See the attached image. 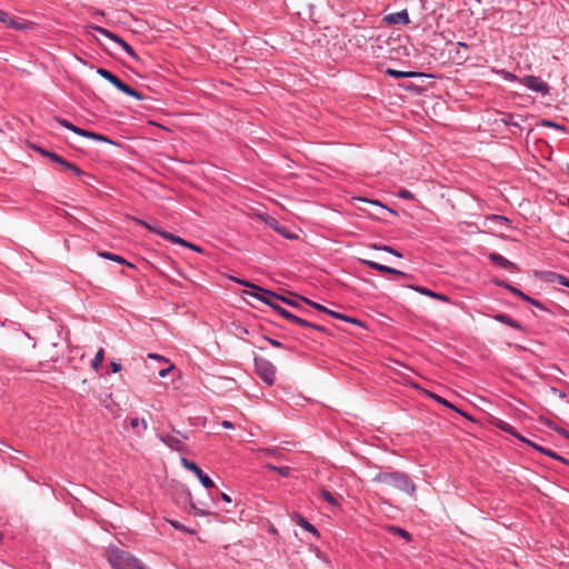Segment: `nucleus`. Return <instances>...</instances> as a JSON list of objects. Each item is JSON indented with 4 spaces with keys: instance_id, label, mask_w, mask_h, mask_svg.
<instances>
[{
    "instance_id": "f257e3e1",
    "label": "nucleus",
    "mask_w": 569,
    "mask_h": 569,
    "mask_svg": "<svg viewBox=\"0 0 569 569\" xmlns=\"http://www.w3.org/2000/svg\"><path fill=\"white\" fill-rule=\"evenodd\" d=\"M373 482L386 483L395 489L402 491L409 496H413L416 492V485L411 478L401 471H379L373 478Z\"/></svg>"
},
{
    "instance_id": "f03ea898",
    "label": "nucleus",
    "mask_w": 569,
    "mask_h": 569,
    "mask_svg": "<svg viewBox=\"0 0 569 569\" xmlns=\"http://www.w3.org/2000/svg\"><path fill=\"white\" fill-rule=\"evenodd\" d=\"M107 559L113 569H147L138 558L118 547L108 548Z\"/></svg>"
},
{
    "instance_id": "7ed1b4c3",
    "label": "nucleus",
    "mask_w": 569,
    "mask_h": 569,
    "mask_svg": "<svg viewBox=\"0 0 569 569\" xmlns=\"http://www.w3.org/2000/svg\"><path fill=\"white\" fill-rule=\"evenodd\" d=\"M134 221L137 223H139L140 226H143L144 228H147L151 232H154V233L161 236L163 239H166V240H168V241H170L172 243H177V244H180L182 247L189 248V249H191V250H193L196 252H201L202 251V249L199 246H197V244H194L192 242H189V241L180 238L179 236L170 233V232H168V231H166V230H163L161 228L154 227V226H152V224L141 220V219H134Z\"/></svg>"
},
{
    "instance_id": "20e7f679",
    "label": "nucleus",
    "mask_w": 569,
    "mask_h": 569,
    "mask_svg": "<svg viewBox=\"0 0 569 569\" xmlns=\"http://www.w3.org/2000/svg\"><path fill=\"white\" fill-rule=\"evenodd\" d=\"M158 439L164 443L168 448L178 452H187V446L184 440L188 439V436L180 432L177 429H172L171 432H161L158 433Z\"/></svg>"
},
{
    "instance_id": "39448f33",
    "label": "nucleus",
    "mask_w": 569,
    "mask_h": 569,
    "mask_svg": "<svg viewBox=\"0 0 569 569\" xmlns=\"http://www.w3.org/2000/svg\"><path fill=\"white\" fill-rule=\"evenodd\" d=\"M254 367L258 376L268 386H272L276 380V367L267 359L254 358Z\"/></svg>"
},
{
    "instance_id": "423d86ee",
    "label": "nucleus",
    "mask_w": 569,
    "mask_h": 569,
    "mask_svg": "<svg viewBox=\"0 0 569 569\" xmlns=\"http://www.w3.org/2000/svg\"><path fill=\"white\" fill-rule=\"evenodd\" d=\"M91 29L99 32L100 34L107 37L108 39L112 40L116 44H118L130 58H132L136 61H139L138 54L134 52L133 48L124 41L122 38H120L118 34L111 32L110 30L100 27V26H90Z\"/></svg>"
},
{
    "instance_id": "0eeeda50",
    "label": "nucleus",
    "mask_w": 569,
    "mask_h": 569,
    "mask_svg": "<svg viewBox=\"0 0 569 569\" xmlns=\"http://www.w3.org/2000/svg\"><path fill=\"white\" fill-rule=\"evenodd\" d=\"M231 279L239 284H242V286H246V287H249V288H252L253 290H256V292L250 293V295L264 305L269 303V301H271V300H279V298H281L280 295L272 292L270 290L263 289L253 283H250L246 280L238 279V278H231Z\"/></svg>"
},
{
    "instance_id": "6e6552de",
    "label": "nucleus",
    "mask_w": 569,
    "mask_h": 569,
    "mask_svg": "<svg viewBox=\"0 0 569 569\" xmlns=\"http://www.w3.org/2000/svg\"><path fill=\"white\" fill-rule=\"evenodd\" d=\"M180 462L181 465L183 466L184 469L193 472L196 475V477L198 478V480L200 481V483L207 488V489H210V488H213L214 487V483L213 481L210 479V477L208 475H206L198 466L197 463H194L193 461H190L189 459L182 457L180 459Z\"/></svg>"
},
{
    "instance_id": "1a4fd4ad",
    "label": "nucleus",
    "mask_w": 569,
    "mask_h": 569,
    "mask_svg": "<svg viewBox=\"0 0 569 569\" xmlns=\"http://www.w3.org/2000/svg\"><path fill=\"white\" fill-rule=\"evenodd\" d=\"M520 82L528 88L529 90L533 92H538L541 94H547L549 92V86L547 82L541 80V78L536 76H526L523 77Z\"/></svg>"
},
{
    "instance_id": "9d476101",
    "label": "nucleus",
    "mask_w": 569,
    "mask_h": 569,
    "mask_svg": "<svg viewBox=\"0 0 569 569\" xmlns=\"http://www.w3.org/2000/svg\"><path fill=\"white\" fill-rule=\"evenodd\" d=\"M383 21L387 24H408L410 22L409 13L406 9L386 14L383 17Z\"/></svg>"
},
{
    "instance_id": "9b49d317",
    "label": "nucleus",
    "mask_w": 569,
    "mask_h": 569,
    "mask_svg": "<svg viewBox=\"0 0 569 569\" xmlns=\"http://www.w3.org/2000/svg\"><path fill=\"white\" fill-rule=\"evenodd\" d=\"M283 319H286V320H288V321H290L292 323H296V325H298L300 327L312 328V329L321 331V332L325 331L323 327L315 325V323H311V322H309V321H307V320H305V319H302V318L291 313L288 310L286 312H283Z\"/></svg>"
},
{
    "instance_id": "f8f14e48",
    "label": "nucleus",
    "mask_w": 569,
    "mask_h": 569,
    "mask_svg": "<svg viewBox=\"0 0 569 569\" xmlns=\"http://www.w3.org/2000/svg\"><path fill=\"white\" fill-rule=\"evenodd\" d=\"M488 258L492 263L499 266L502 269H507V270H516L517 269L516 263L508 260L507 258H505L502 254H500L498 252H490Z\"/></svg>"
},
{
    "instance_id": "ddd939ff",
    "label": "nucleus",
    "mask_w": 569,
    "mask_h": 569,
    "mask_svg": "<svg viewBox=\"0 0 569 569\" xmlns=\"http://www.w3.org/2000/svg\"><path fill=\"white\" fill-rule=\"evenodd\" d=\"M292 521L300 526L302 529H305L306 531H309L311 532L313 536L316 537H319V531L317 530V528L310 523L305 517H302L301 515L299 513H293L292 516Z\"/></svg>"
},
{
    "instance_id": "4468645a",
    "label": "nucleus",
    "mask_w": 569,
    "mask_h": 569,
    "mask_svg": "<svg viewBox=\"0 0 569 569\" xmlns=\"http://www.w3.org/2000/svg\"><path fill=\"white\" fill-rule=\"evenodd\" d=\"M493 318L497 321H499V322H501L503 325H507L510 328H513L516 330H520V331L525 330L523 326L520 322H518L517 320H515L513 318H511L507 313H497Z\"/></svg>"
},
{
    "instance_id": "2eb2a0df",
    "label": "nucleus",
    "mask_w": 569,
    "mask_h": 569,
    "mask_svg": "<svg viewBox=\"0 0 569 569\" xmlns=\"http://www.w3.org/2000/svg\"><path fill=\"white\" fill-rule=\"evenodd\" d=\"M0 21L12 29L21 30L23 29V24L19 21H17L14 18H12L8 12L0 9Z\"/></svg>"
},
{
    "instance_id": "dca6fc26",
    "label": "nucleus",
    "mask_w": 569,
    "mask_h": 569,
    "mask_svg": "<svg viewBox=\"0 0 569 569\" xmlns=\"http://www.w3.org/2000/svg\"><path fill=\"white\" fill-rule=\"evenodd\" d=\"M413 290H416L417 292L421 293V295H425V296H428L430 298H433V299H437V300H440V301H449V298L442 293H438V292H435L426 287H420V286H412L411 287Z\"/></svg>"
},
{
    "instance_id": "f3484780",
    "label": "nucleus",
    "mask_w": 569,
    "mask_h": 569,
    "mask_svg": "<svg viewBox=\"0 0 569 569\" xmlns=\"http://www.w3.org/2000/svg\"><path fill=\"white\" fill-rule=\"evenodd\" d=\"M118 90H120L121 92L130 96V97H133L134 99L137 100H142L143 99V96L137 91L136 89L131 88L130 86H128L127 83H124L122 80L118 83V86L116 87Z\"/></svg>"
},
{
    "instance_id": "a211bd4d",
    "label": "nucleus",
    "mask_w": 569,
    "mask_h": 569,
    "mask_svg": "<svg viewBox=\"0 0 569 569\" xmlns=\"http://www.w3.org/2000/svg\"><path fill=\"white\" fill-rule=\"evenodd\" d=\"M99 256L104 258V259H108V260H111V261H114V262H118V263H121V264H126L130 268H133L134 266L127 261L123 257L119 256V254H116V253H111V252H108V251H101L99 252Z\"/></svg>"
},
{
    "instance_id": "6ab92c4d",
    "label": "nucleus",
    "mask_w": 569,
    "mask_h": 569,
    "mask_svg": "<svg viewBox=\"0 0 569 569\" xmlns=\"http://www.w3.org/2000/svg\"><path fill=\"white\" fill-rule=\"evenodd\" d=\"M546 280L550 282H557L561 286L569 288V278H567L563 274L556 273V272H547L546 273Z\"/></svg>"
},
{
    "instance_id": "aec40b11",
    "label": "nucleus",
    "mask_w": 569,
    "mask_h": 569,
    "mask_svg": "<svg viewBox=\"0 0 569 569\" xmlns=\"http://www.w3.org/2000/svg\"><path fill=\"white\" fill-rule=\"evenodd\" d=\"M386 73L392 78H396V79H402V78H415L417 76H419L418 72H413V71H400V70H396V69H390L388 68L386 70Z\"/></svg>"
},
{
    "instance_id": "412c9836",
    "label": "nucleus",
    "mask_w": 569,
    "mask_h": 569,
    "mask_svg": "<svg viewBox=\"0 0 569 569\" xmlns=\"http://www.w3.org/2000/svg\"><path fill=\"white\" fill-rule=\"evenodd\" d=\"M97 73L100 77H102L103 79H106L107 81H109L114 87H117L118 83L121 81V79H119L116 74H113L111 71H109V70H107L104 68H99L97 70Z\"/></svg>"
},
{
    "instance_id": "4be33fe9",
    "label": "nucleus",
    "mask_w": 569,
    "mask_h": 569,
    "mask_svg": "<svg viewBox=\"0 0 569 569\" xmlns=\"http://www.w3.org/2000/svg\"><path fill=\"white\" fill-rule=\"evenodd\" d=\"M319 496L326 501L328 502L330 506H333V507H339V501L337 499V497H335L329 490H327L326 488H321L319 490Z\"/></svg>"
},
{
    "instance_id": "5701e85b",
    "label": "nucleus",
    "mask_w": 569,
    "mask_h": 569,
    "mask_svg": "<svg viewBox=\"0 0 569 569\" xmlns=\"http://www.w3.org/2000/svg\"><path fill=\"white\" fill-rule=\"evenodd\" d=\"M361 262L363 264L368 266L369 268L377 270L379 272H382V273H387V271H390L389 266H386V264H382V263H379V262H376L372 260L362 259Z\"/></svg>"
},
{
    "instance_id": "b1692460",
    "label": "nucleus",
    "mask_w": 569,
    "mask_h": 569,
    "mask_svg": "<svg viewBox=\"0 0 569 569\" xmlns=\"http://www.w3.org/2000/svg\"><path fill=\"white\" fill-rule=\"evenodd\" d=\"M266 469L278 472L282 477H289L291 469L287 466H274L268 463L264 466Z\"/></svg>"
},
{
    "instance_id": "393cba45",
    "label": "nucleus",
    "mask_w": 569,
    "mask_h": 569,
    "mask_svg": "<svg viewBox=\"0 0 569 569\" xmlns=\"http://www.w3.org/2000/svg\"><path fill=\"white\" fill-rule=\"evenodd\" d=\"M103 358H104V350H103L102 348H100V349L97 351V353H96V356H94L93 360L91 361V367H92V369H93V370H96V371H98V370H99L100 365H101V362H102Z\"/></svg>"
},
{
    "instance_id": "a878e982",
    "label": "nucleus",
    "mask_w": 569,
    "mask_h": 569,
    "mask_svg": "<svg viewBox=\"0 0 569 569\" xmlns=\"http://www.w3.org/2000/svg\"><path fill=\"white\" fill-rule=\"evenodd\" d=\"M372 248L376 250L386 251V252L393 254L398 258L402 257V254L398 250H396L395 248L387 246V244H373Z\"/></svg>"
},
{
    "instance_id": "bb28decb",
    "label": "nucleus",
    "mask_w": 569,
    "mask_h": 569,
    "mask_svg": "<svg viewBox=\"0 0 569 569\" xmlns=\"http://www.w3.org/2000/svg\"><path fill=\"white\" fill-rule=\"evenodd\" d=\"M130 426L132 429H138L139 427H141L142 431H146L148 429V422L144 419L139 418H132L130 420Z\"/></svg>"
},
{
    "instance_id": "cd10ccee",
    "label": "nucleus",
    "mask_w": 569,
    "mask_h": 569,
    "mask_svg": "<svg viewBox=\"0 0 569 569\" xmlns=\"http://www.w3.org/2000/svg\"><path fill=\"white\" fill-rule=\"evenodd\" d=\"M541 126L542 127H548V128H553V129H557V130H560V131H566V128L562 124H559L557 122H553V121L547 120V119H543L541 121Z\"/></svg>"
},
{
    "instance_id": "c85d7f7f",
    "label": "nucleus",
    "mask_w": 569,
    "mask_h": 569,
    "mask_svg": "<svg viewBox=\"0 0 569 569\" xmlns=\"http://www.w3.org/2000/svg\"><path fill=\"white\" fill-rule=\"evenodd\" d=\"M389 531H390V532H393V533H396V535H398V536H400V537H402V538H405V539H407V540H409V539H410V535H409V532H408V531H406V530H405V529H402V528L391 526V527L389 528Z\"/></svg>"
},
{
    "instance_id": "c756f323",
    "label": "nucleus",
    "mask_w": 569,
    "mask_h": 569,
    "mask_svg": "<svg viewBox=\"0 0 569 569\" xmlns=\"http://www.w3.org/2000/svg\"><path fill=\"white\" fill-rule=\"evenodd\" d=\"M301 300H302L305 303H307V305H309V306L313 307L315 309H317V310H319V311H321V312L327 313V311H328V308H326L325 306H322V305H320V303H318V302H315V301H312V300H310V299L301 298Z\"/></svg>"
},
{
    "instance_id": "7c9ffc66",
    "label": "nucleus",
    "mask_w": 569,
    "mask_h": 569,
    "mask_svg": "<svg viewBox=\"0 0 569 569\" xmlns=\"http://www.w3.org/2000/svg\"><path fill=\"white\" fill-rule=\"evenodd\" d=\"M88 138L96 140V141H103V142L112 143V141L109 138H107L100 133L93 132V131L89 132Z\"/></svg>"
},
{
    "instance_id": "2f4dec72",
    "label": "nucleus",
    "mask_w": 569,
    "mask_h": 569,
    "mask_svg": "<svg viewBox=\"0 0 569 569\" xmlns=\"http://www.w3.org/2000/svg\"><path fill=\"white\" fill-rule=\"evenodd\" d=\"M543 455L551 457L552 459L559 460L563 463H568V460L566 458L559 456L557 452H555L550 449L543 450Z\"/></svg>"
},
{
    "instance_id": "473e14b6",
    "label": "nucleus",
    "mask_w": 569,
    "mask_h": 569,
    "mask_svg": "<svg viewBox=\"0 0 569 569\" xmlns=\"http://www.w3.org/2000/svg\"><path fill=\"white\" fill-rule=\"evenodd\" d=\"M510 292L513 293L515 296H517L518 298H520L521 300L523 301H527L528 299V295H526L525 292H522L521 290H519L518 288L516 287H510Z\"/></svg>"
},
{
    "instance_id": "72a5a7b5",
    "label": "nucleus",
    "mask_w": 569,
    "mask_h": 569,
    "mask_svg": "<svg viewBox=\"0 0 569 569\" xmlns=\"http://www.w3.org/2000/svg\"><path fill=\"white\" fill-rule=\"evenodd\" d=\"M526 302L530 303L531 306H533L540 310H547V308L539 300L533 299L530 296L528 297Z\"/></svg>"
},
{
    "instance_id": "f704fd0d",
    "label": "nucleus",
    "mask_w": 569,
    "mask_h": 569,
    "mask_svg": "<svg viewBox=\"0 0 569 569\" xmlns=\"http://www.w3.org/2000/svg\"><path fill=\"white\" fill-rule=\"evenodd\" d=\"M488 220H491V221H499V222H505V223H509V219L505 216H500V214H491L487 218Z\"/></svg>"
},
{
    "instance_id": "c9c22d12",
    "label": "nucleus",
    "mask_w": 569,
    "mask_h": 569,
    "mask_svg": "<svg viewBox=\"0 0 569 569\" xmlns=\"http://www.w3.org/2000/svg\"><path fill=\"white\" fill-rule=\"evenodd\" d=\"M262 339L268 341L274 348H284L282 342H280L279 340L272 339V338L267 337V336H263Z\"/></svg>"
},
{
    "instance_id": "e433bc0d",
    "label": "nucleus",
    "mask_w": 569,
    "mask_h": 569,
    "mask_svg": "<svg viewBox=\"0 0 569 569\" xmlns=\"http://www.w3.org/2000/svg\"><path fill=\"white\" fill-rule=\"evenodd\" d=\"M58 123L60 126H62L63 128L68 129V130H73L74 129V124L71 123L70 121L66 120V119H62V118H58L57 119Z\"/></svg>"
},
{
    "instance_id": "4c0bfd02",
    "label": "nucleus",
    "mask_w": 569,
    "mask_h": 569,
    "mask_svg": "<svg viewBox=\"0 0 569 569\" xmlns=\"http://www.w3.org/2000/svg\"><path fill=\"white\" fill-rule=\"evenodd\" d=\"M46 157H48L49 159H51L52 161L61 164L62 160L64 158H62L61 156H59L58 153H54V152H51V153H46Z\"/></svg>"
},
{
    "instance_id": "58836bf2",
    "label": "nucleus",
    "mask_w": 569,
    "mask_h": 569,
    "mask_svg": "<svg viewBox=\"0 0 569 569\" xmlns=\"http://www.w3.org/2000/svg\"><path fill=\"white\" fill-rule=\"evenodd\" d=\"M280 301L291 306V307H296L298 308L299 307V302L297 300H293V299H290V298H286L283 296H281V298H279Z\"/></svg>"
},
{
    "instance_id": "ea45409f",
    "label": "nucleus",
    "mask_w": 569,
    "mask_h": 569,
    "mask_svg": "<svg viewBox=\"0 0 569 569\" xmlns=\"http://www.w3.org/2000/svg\"><path fill=\"white\" fill-rule=\"evenodd\" d=\"M327 315L331 316L335 319L347 320L345 318V313H340V312H337V311H333V310H330V309H328Z\"/></svg>"
},
{
    "instance_id": "a19ab883",
    "label": "nucleus",
    "mask_w": 569,
    "mask_h": 569,
    "mask_svg": "<svg viewBox=\"0 0 569 569\" xmlns=\"http://www.w3.org/2000/svg\"><path fill=\"white\" fill-rule=\"evenodd\" d=\"M399 197L402 198V199H407V200H410L413 198V194L411 191L407 190V189H402L399 191Z\"/></svg>"
},
{
    "instance_id": "79ce46f5",
    "label": "nucleus",
    "mask_w": 569,
    "mask_h": 569,
    "mask_svg": "<svg viewBox=\"0 0 569 569\" xmlns=\"http://www.w3.org/2000/svg\"><path fill=\"white\" fill-rule=\"evenodd\" d=\"M72 132H74V133H77V134H79V136H81V137H86V138H88V134H89V132H90V131L84 130V129H82V128H79V127L74 126V129L72 130Z\"/></svg>"
},
{
    "instance_id": "37998d69",
    "label": "nucleus",
    "mask_w": 569,
    "mask_h": 569,
    "mask_svg": "<svg viewBox=\"0 0 569 569\" xmlns=\"http://www.w3.org/2000/svg\"><path fill=\"white\" fill-rule=\"evenodd\" d=\"M515 117L512 114H509L507 117V119L503 120V122L507 124V126H515V127H518V122H516L515 120Z\"/></svg>"
},
{
    "instance_id": "c03bdc74",
    "label": "nucleus",
    "mask_w": 569,
    "mask_h": 569,
    "mask_svg": "<svg viewBox=\"0 0 569 569\" xmlns=\"http://www.w3.org/2000/svg\"><path fill=\"white\" fill-rule=\"evenodd\" d=\"M493 282H495L497 286H499V287H501V288H505V289H507V290H509V291H510V287H512V284H510V283H508V282H506V281H503V280H495Z\"/></svg>"
},
{
    "instance_id": "a18cd8bd",
    "label": "nucleus",
    "mask_w": 569,
    "mask_h": 569,
    "mask_svg": "<svg viewBox=\"0 0 569 569\" xmlns=\"http://www.w3.org/2000/svg\"><path fill=\"white\" fill-rule=\"evenodd\" d=\"M274 230L278 231L279 233L283 234L288 239H293L295 238L293 236H291L289 233H286V229L283 227L276 226Z\"/></svg>"
},
{
    "instance_id": "49530a36",
    "label": "nucleus",
    "mask_w": 569,
    "mask_h": 569,
    "mask_svg": "<svg viewBox=\"0 0 569 569\" xmlns=\"http://www.w3.org/2000/svg\"><path fill=\"white\" fill-rule=\"evenodd\" d=\"M345 318L347 319V320H343L345 322L353 323V325H357V326H361L362 325L361 321L356 319V318L349 317L347 315H345Z\"/></svg>"
},
{
    "instance_id": "de8ad7c7",
    "label": "nucleus",
    "mask_w": 569,
    "mask_h": 569,
    "mask_svg": "<svg viewBox=\"0 0 569 569\" xmlns=\"http://www.w3.org/2000/svg\"><path fill=\"white\" fill-rule=\"evenodd\" d=\"M387 273H392V274H397V276H400V277H407L408 274L403 271H400L398 269H395V268H391L390 267V271H387Z\"/></svg>"
},
{
    "instance_id": "09e8293b",
    "label": "nucleus",
    "mask_w": 569,
    "mask_h": 569,
    "mask_svg": "<svg viewBox=\"0 0 569 569\" xmlns=\"http://www.w3.org/2000/svg\"><path fill=\"white\" fill-rule=\"evenodd\" d=\"M70 171H72L78 177L86 176V172L83 170H81L79 167H77L76 164L73 166V168Z\"/></svg>"
},
{
    "instance_id": "8fccbe9b",
    "label": "nucleus",
    "mask_w": 569,
    "mask_h": 569,
    "mask_svg": "<svg viewBox=\"0 0 569 569\" xmlns=\"http://www.w3.org/2000/svg\"><path fill=\"white\" fill-rule=\"evenodd\" d=\"M148 357H149V358H151V359H157V360H159V361L168 362V360H167L164 357L159 356V355H157V353H149V355H148Z\"/></svg>"
},
{
    "instance_id": "3c124183",
    "label": "nucleus",
    "mask_w": 569,
    "mask_h": 569,
    "mask_svg": "<svg viewBox=\"0 0 569 569\" xmlns=\"http://www.w3.org/2000/svg\"><path fill=\"white\" fill-rule=\"evenodd\" d=\"M273 310L280 316L283 318V312L287 311V309L282 308L280 305L277 306V307H273Z\"/></svg>"
},
{
    "instance_id": "603ef678",
    "label": "nucleus",
    "mask_w": 569,
    "mask_h": 569,
    "mask_svg": "<svg viewBox=\"0 0 569 569\" xmlns=\"http://www.w3.org/2000/svg\"><path fill=\"white\" fill-rule=\"evenodd\" d=\"M503 74H505V79L506 80H509V81H515L517 79V77L508 71H503Z\"/></svg>"
},
{
    "instance_id": "864d4df0",
    "label": "nucleus",
    "mask_w": 569,
    "mask_h": 569,
    "mask_svg": "<svg viewBox=\"0 0 569 569\" xmlns=\"http://www.w3.org/2000/svg\"><path fill=\"white\" fill-rule=\"evenodd\" d=\"M171 368H172V366H169L168 368H163V369H161V370L159 371V376H160L161 378H164V377L169 373V371L171 370Z\"/></svg>"
},
{
    "instance_id": "5fc2aeb1",
    "label": "nucleus",
    "mask_w": 569,
    "mask_h": 569,
    "mask_svg": "<svg viewBox=\"0 0 569 569\" xmlns=\"http://www.w3.org/2000/svg\"><path fill=\"white\" fill-rule=\"evenodd\" d=\"M359 200L385 208L378 200H368V199H365V198H359Z\"/></svg>"
},
{
    "instance_id": "6e6d98bb",
    "label": "nucleus",
    "mask_w": 569,
    "mask_h": 569,
    "mask_svg": "<svg viewBox=\"0 0 569 569\" xmlns=\"http://www.w3.org/2000/svg\"><path fill=\"white\" fill-rule=\"evenodd\" d=\"M61 166H63L66 169L71 170L73 168V163L67 161L66 159L62 160Z\"/></svg>"
},
{
    "instance_id": "4d7b16f0",
    "label": "nucleus",
    "mask_w": 569,
    "mask_h": 569,
    "mask_svg": "<svg viewBox=\"0 0 569 569\" xmlns=\"http://www.w3.org/2000/svg\"><path fill=\"white\" fill-rule=\"evenodd\" d=\"M111 367H112V372H119L121 370V365L118 362H112Z\"/></svg>"
},
{
    "instance_id": "13d9d810",
    "label": "nucleus",
    "mask_w": 569,
    "mask_h": 569,
    "mask_svg": "<svg viewBox=\"0 0 569 569\" xmlns=\"http://www.w3.org/2000/svg\"><path fill=\"white\" fill-rule=\"evenodd\" d=\"M34 150L44 157H46V153H51V151H48L41 147H34Z\"/></svg>"
},
{
    "instance_id": "bf43d9fd",
    "label": "nucleus",
    "mask_w": 569,
    "mask_h": 569,
    "mask_svg": "<svg viewBox=\"0 0 569 569\" xmlns=\"http://www.w3.org/2000/svg\"><path fill=\"white\" fill-rule=\"evenodd\" d=\"M437 401L445 405L446 407H449V408H452L453 409V406L450 405L447 400L440 398V397H437Z\"/></svg>"
},
{
    "instance_id": "052dcab7",
    "label": "nucleus",
    "mask_w": 569,
    "mask_h": 569,
    "mask_svg": "<svg viewBox=\"0 0 569 569\" xmlns=\"http://www.w3.org/2000/svg\"><path fill=\"white\" fill-rule=\"evenodd\" d=\"M221 425H222V427H224V428H227V429H231V428H233L232 422H230V421H228V420H223Z\"/></svg>"
},
{
    "instance_id": "680f3d73",
    "label": "nucleus",
    "mask_w": 569,
    "mask_h": 569,
    "mask_svg": "<svg viewBox=\"0 0 569 569\" xmlns=\"http://www.w3.org/2000/svg\"><path fill=\"white\" fill-rule=\"evenodd\" d=\"M220 497H221V499H222L223 501H226V502H231V498H230L227 493L221 492V493H220Z\"/></svg>"
},
{
    "instance_id": "e2e57ef3",
    "label": "nucleus",
    "mask_w": 569,
    "mask_h": 569,
    "mask_svg": "<svg viewBox=\"0 0 569 569\" xmlns=\"http://www.w3.org/2000/svg\"><path fill=\"white\" fill-rule=\"evenodd\" d=\"M171 525L172 527H174L176 529H179V530H183V526L180 525L179 522L177 521H171Z\"/></svg>"
},
{
    "instance_id": "0e129e2a",
    "label": "nucleus",
    "mask_w": 569,
    "mask_h": 569,
    "mask_svg": "<svg viewBox=\"0 0 569 569\" xmlns=\"http://www.w3.org/2000/svg\"><path fill=\"white\" fill-rule=\"evenodd\" d=\"M531 446H532L536 450L540 451L541 453H543V450H547V448H543V447L538 446V445H536V443H531Z\"/></svg>"
},
{
    "instance_id": "69168bd1",
    "label": "nucleus",
    "mask_w": 569,
    "mask_h": 569,
    "mask_svg": "<svg viewBox=\"0 0 569 569\" xmlns=\"http://www.w3.org/2000/svg\"><path fill=\"white\" fill-rule=\"evenodd\" d=\"M557 431H558V433H560V435L565 436L567 439H569V431H566L563 429H559Z\"/></svg>"
},
{
    "instance_id": "338daca9",
    "label": "nucleus",
    "mask_w": 569,
    "mask_h": 569,
    "mask_svg": "<svg viewBox=\"0 0 569 569\" xmlns=\"http://www.w3.org/2000/svg\"><path fill=\"white\" fill-rule=\"evenodd\" d=\"M277 301H278V300H271V301H269V303H267V306H269L270 308H272V309H273V307L279 306V305L277 303Z\"/></svg>"
},
{
    "instance_id": "774afa93",
    "label": "nucleus",
    "mask_w": 569,
    "mask_h": 569,
    "mask_svg": "<svg viewBox=\"0 0 569 569\" xmlns=\"http://www.w3.org/2000/svg\"><path fill=\"white\" fill-rule=\"evenodd\" d=\"M520 440L526 441V439L521 436H517Z\"/></svg>"
}]
</instances>
